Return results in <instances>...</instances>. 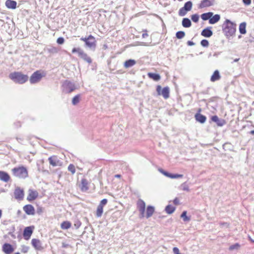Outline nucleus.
<instances>
[{
  "label": "nucleus",
  "mask_w": 254,
  "mask_h": 254,
  "mask_svg": "<svg viewBox=\"0 0 254 254\" xmlns=\"http://www.w3.org/2000/svg\"><path fill=\"white\" fill-rule=\"evenodd\" d=\"M64 40L63 37H59L57 40V42L59 44H63L64 43Z\"/></svg>",
  "instance_id": "de8ad7c7"
},
{
  "label": "nucleus",
  "mask_w": 254,
  "mask_h": 254,
  "mask_svg": "<svg viewBox=\"0 0 254 254\" xmlns=\"http://www.w3.org/2000/svg\"><path fill=\"white\" fill-rule=\"evenodd\" d=\"M220 78V76L219 74V72L218 70H215L212 75L211 77V81L212 82L217 81Z\"/></svg>",
  "instance_id": "c85d7f7f"
},
{
  "label": "nucleus",
  "mask_w": 254,
  "mask_h": 254,
  "mask_svg": "<svg viewBox=\"0 0 254 254\" xmlns=\"http://www.w3.org/2000/svg\"><path fill=\"white\" fill-rule=\"evenodd\" d=\"M88 39V37H82L80 38V40L84 41L85 43H86L87 40Z\"/></svg>",
  "instance_id": "6e6d98bb"
},
{
  "label": "nucleus",
  "mask_w": 254,
  "mask_h": 254,
  "mask_svg": "<svg viewBox=\"0 0 254 254\" xmlns=\"http://www.w3.org/2000/svg\"><path fill=\"white\" fill-rule=\"evenodd\" d=\"M88 182L85 179H82L81 181V184L80 185V188L82 191H85L89 189L88 187Z\"/></svg>",
  "instance_id": "412c9836"
},
{
  "label": "nucleus",
  "mask_w": 254,
  "mask_h": 254,
  "mask_svg": "<svg viewBox=\"0 0 254 254\" xmlns=\"http://www.w3.org/2000/svg\"><path fill=\"white\" fill-rule=\"evenodd\" d=\"M173 253L175 254H181L179 252V250L177 247H174L173 249Z\"/></svg>",
  "instance_id": "09e8293b"
},
{
  "label": "nucleus",
  "mask_w": 254,
  "mask_h": 254,
  "mask_svg": "<svg viewBox=\"0 0 254 254\" xmlns=\"http://www.w3.org/2000/svg\"><path fill=\"white\" fill-rule=\"evenodd\" d=\"M213 15V13L211 12H209L207 13H204L201 14V17L203 20H209L210 17Z\"/></svg>",
  "instance_id": "2f4dec72"
},
{
  "label": "nucleus",
  "mask_w": 254,
  "mask_h": 254,
  "mask_svg": "<svg viewBox=\"0 0 254 254\" xmlns=\"http://www.w3.org/2000/svg\"><path fill=\"white\" fill-rule=\"evenodd\" d=\"M48 160L50 164L53 167L61 166L63 164L56 156L50 157Z\"/></svg>",
  "instance_id": "9d476101"
},
{
  "label": "nucleus",
  "mask_w": 254,
  "mask_h": 254,
  "mask_svg": "<svg viewBox=\"0 0 254 254\" xmlns=\"http://www.w3.org/2000/svg\"><path fill=\"white\" fill-rule=\"evenodd\" d=\"M1 215H2V211L0 209V218H1Z\"/></svg>",
  "instance_id": "680f3d73"
},
{
  "label": "nucleus",
  "mask_w": 254,
  "mask_h": 254,
  "mask_svg": "<svg viewBox=\"0 0 254 254\" xmlns=\"http://www.w3.org/2000/svg\"><path fill=\"white\" fill-rule=\"evenodd\" d=\"M136 62L134 60L129 59V60H127L124 63V65L125 68H127L133 66L134 65H135L136 64Z\"/></svg>",
  "instance_id": "b1692460"
},
{
  "label": "nucleus",
  "mask_w": 254,
  "mask_h": 254,
  "mask_svg": "<svg viewBox=\"0 0 254 254\" xmlns=\"http://www.w3.org/2000/svg\"><path fill=\"white\" fill-rule=\"evenodd\" d=\"M62 87L63 91L65 93H71L76 89L75 84L67 80L63 82Z\"/></svg>",
  "instance_id": "20e7f679"
},
{
  "label": "nucleus",
  "mask_w": 254,
  "mask_h": 254,
  "mask_svg": "<svg viewBox=\"0 0 254 254\" xmlns=\"http://www.w3.org/2000/svg\"><path fill=\"white\" fill-rule=\"evenodd\" d=\"M75 226H77V227H79V225H78V224H75Z\"/></svg>",
  "instance_id": "338daca9"
},
{
  "label": "nucleus",
  "mask_w": 254,
  "mask_h": 254,
  "mask_svg": "<svg viewBox=\"0 0 254 254\" xmlns=\"http://www.w3.org/2000/svg\"><path fill=\"white\" fill-rule=\"evenodd\" d=\"M43 75L40 71L34 72L30 77V82L31 84H35L39 82L42 79Z\"/></svg>",
  "instance_id": "6e6552de"
},
{
  "label": "nucleus",
  "mask_w": 254,
  "mask_h": 254,
  "mask_svg": "<svg viewBox=\"0 0 254 254\" xmlns=\"http://www.w3.org/2000/svg\"><path fill=\"white\" fill-rule=\"evenodd\" d=\"M215 0H202L198 5L199 8H203L213 6L215 4Z\"/></svg>",
  "instance_id": "9b49d317"
},
{
  "label": "nucleus",
  "mask_w": 254,
  "mask_h": 254,
  "mask_svg": "<svg viewBox=\"0 0 254 254\" xmlns=\"http://www.w3.org/2000/svg\"><path fill=\"white\" fill-rule=\"evenodd\" d=\"M239 247H240L239 244L238 243H236V244H235L234 245H232L231 246H230L229 249L230 251H233L234 250L238 249Z\"/></svg>",
  "instance_id": "79ce46f5"
},
{
  "label": "nucleus",
  "mask_w": 254,
  "mask_h": 254,
  "mask_svg": "<svg viewBox=\"0 0 254 254\" xmlns=\"http://www.w3.org/2000/svg\"><path fill=\"white\" fill-rule=\"evenodd\" d=\"M103 207L101 205H98L97 208V211H96V216L97 217H100L103 214Z\"/></svg>",
  "instance_id": "72a5a7b5"
},
{
  "label": "nucleus",
  "mask_w": 254,
  "mask_h": 254,
  "mask_svg": "<svg viewBox=\"0 0 254 254\" xmlns=\"http://www.w3.org/2000/svg\"><path fill=\"white\" fill-rule=\"evenodd\" d=\"M195 117L196 120L201 124L205 123L206 121V118L205 116L201 114H196L195 116Z\"/></svg>",
  "instance_id": "bb28decb"
},
{
  "label": "nucleus",
  "mask_w": 254,
  "mask_h": 254,
  "mask_svg": "<svg viewBox=\"0 0 254 254\" xmlns=\"http://www.w3.org/2000/svg\"><path fill=\"white\" fill-rule=\"evenodd\" d=\"M191 20L194 22H197L199 20L198 15L195 14L191 15Z\"/></svg>",
  "instance_id": "c03bdc74"
},
{
  "label": "nucleus",
  "mask_w": 254,
  "mask_h": 254,
  "mask_svg": "<svg viewBox=\"0 0 254 254\" xmlns=\"http://www.w3.org/2000/svg\"><path fill=\"white\" fill-rule=\"evenodd\" d=\"M33 233V229L31 227H26L23 231V236L26 240L29 239Z\"/></svg>",
  "instance_id": "f3484780"
},
{
  "label": "nucleus",
  "mask_w": 254,
  "mask_h": 254,
  "mask_svg": "<svg viewBox=\"0 0 254 254\" xmlns=\"http://www.w3.org/2000/svg\"><path fill=\"white\" fill-rule=\"evenodd\" d=\"M71 226V223L69 222L64 221L61 224V227L62 229L66 230L69 229Z\"/></svg>",
  "instance_id": "473e14b6"
},
{
  "label": "nucleus",
  "mask_w": 254,
  "mask_h": 254,
  "mask_svg": "<svg viewBox=\"0 0 254 254\" xmlns=\"http://www.w3.org/2000/svg\"><path fill=\"white\" fill-rule=\"evenodd\" d=\"M244 3L247 5H249L251 3V0H243Z\"/></svg>",
  "instance_id": "8fccbe9b"
},
{
  "label": "nucleus",
  "mask_w": 254,
  "mask_h": 254,
  "mask_svg": "<svg viewBox=\"0 0 254 254\" xmlns=\"http://www.w3.org/2000/svg\"><path fill=\"white\" fill-rule=\"evenodd\" d=\"M211 120L216 123L218 126L222 127L225 124V121L223 119H219L217 116H213L211 117Z\"/></svg>",
  "instance_id": "4be33fe9"
},
{
  "label": "nucleus",
  "mask_w": 254,
  "mask_h": 254,
  "mask_svg": "<svg viewBox=\"0 0 254 254\" xmlns=\"http://www.w3.org/2000/svg\"><path fill=\"white\" fill-rule=\"evenodd\" d=\"M173 202H174V204L177 205V204H179V199L177 198H176L174 200Z\"/></svg>",
  "instance_id": "4d7b16f0"
},
{
  "label": "nucleus",
  "mask_w": 254,
  "mask_h": 254,
  "mask_svg": "<svg viewBox=\"0 0 254 254\" xmlns=\"http://www.w3.org/2000/svg\"><path fill=\"white\" fill-rule=\"evenodd\" d=\"M51 51L53 52H57V50L56 48H54L51 50Z\"/></svg>",
  "instance_id": "13d9d810"
},
{
  "label": "nucleus",
  "mask_w": 254,
  "mask_h": 254,
  "mask_svg": "<svg viewBox=\"0 0 254 254\" xmlns=\"http://www.w3.org/2000/svg\"><path fill=\"white\" fill-rule=\"evenodd\" d=\"M158 170L160 173H161L162 174H163L166 177H167L171 178V179L181 178L183 177V175L182 174H171L169 172H167L163 170L162 169H159Z\"/></svg>",
  "instance_id": "f8f14e48"
},
{
  "label": "nucleus",
  "mask_w": 254,
  "mask_h": 254,
  "mask_svg": "<svg viewBox=\"0 0 254 254\" xmlns=\"http://www.w3.org/2000/svg\"><path fill=\"white\" fill-rule=\"evenodd\" d=\"M17 2L14 0H7L5 1V5L8 8L15 9L16 7Z\"/></svg>",
  "instance_id": "5701e85b"
},
{
  "label": "nucleus",
  "mask_w": 254,
  "mask_h": 254,
  "mask_svg": "<svg viewBox=\"0 0 254 254\" xmlns=\"http://www.w3.org/2000/svg\"><path fill=\"white\" fill-rule=\"evenodd\" d=\"M15 254H20V253L17 252V253H16Z\"/></svg>",
  "instance_id": "774afa93"
},
{
  "label": "nucleus",
  "mask_w": 254,
  "mask_h": 254,
  "mask_svg": "<svg viewBox=\"0 0 254 254\" xmlns=\"http://www.w3.org/2000/svg\"><path fill=\"white\" fill-rule=\"evenodd\" d=\"M75 226H77V227H79V225H78V224H75Z\"/></svg>",
  "instance_id": "0e129e2a"
},
{
  "label": "nucleus",
  "mask_w": 254,
  "mask_h": 254,
  "mask_svg": "<svg viewBox=\"0 0 254 254\" xmlns=\"http://www.w3.org/2000/svg\"><path fill=\"white\" fill-rule=\"evenodd\" d=\"M187 12V11L186 9H185L183 7H182L179 10V14L180 16H183L186 14Z\"/></svg>",
  "instance_id": "a19ab883"
},
{
  "label": "nucleus",
  "mask_w": 254,
  "mask_h": 254,
  "mask_svg": "<svg viewBox=\"0 0 254 254\" xmlns=\"http://www.w3.org/2000/svg\"><path fill=\"white\" fill-rule=\"evenodd\" d=\"M116 177L119 178V177H120V175H116Z\"/></svg>",
  "instance_id": "e2e57ef3"
},
{
  "label": "nucleus",
  "mask_w": 254,
  "mask_h": 254,
  "mask_svg": "<svg viewBox=\"0 0 254 254\" xmlns=\"http://www.w3.org/2000/svg\"><path fill=\"white\" fill-rule=\"evenodd\" d=\"M175 207L171 205H168L165 208V211L168 214H172L174 212Z\"/></svg>",
  "instance_id": "f704fd0d"
},
{
  "label": "nucleus",
  "mask_w": 254,
  "mask_h": 254,
  "mask_svg": "<svg viewBox=\"0 0 254 254\" xmlns=\"http://www.w3.org/2000/svg\"><path fill=\"white\" fill-rule=\"evenodd\" d=\"M14 198L19 201H21L23 199L24 196V192L23 189L19 187L15 188L14 191Z\"/></svg>",
  "instance_id": "1a4fd4ad"
},
{
  "label": "nucleus",
  "mask_w": 254,
  "mask_h": 254,
  "mask_svg": "<svg viewBox=\"0 0 254 254\" xmlns=\"http://www.w3.org/2000/svg\"><path fill=\"white\" fill-rule=\"evenodd\" d=\"M9 77L15 83L23 84L28 79L27 75L24 74L21 72L14 71L9 74Z\"/></svg>",
  "instance_id": "f03ea898"
},
{
  "label": "nucleus",
  "mask_w": 254,
  "mask_h": 254,
  "mask_svg": "<svg viewBox=\"0 0 254 254\" xmlns=\"http://www.w3.org/2000/svg\"><path fill=\"white\" fill-rule=\"evenodd\" d=\"M192 3L190 1H187L185 3L183 8L186 9L187 11L191 10L192 8Z\"/></svg>",
  "instance_id": "c9c22d12"
},
{
  "label": "nucleus",
  "mask_w": 254,
  "mask_h": 254,
  "mask_svg": "<svg viewBox=\"0 0 254 254\" xmlns=\"http://www.w3.org/2000/svg\"><path fill=\"white\" fill-rule=\"evenodd\" d=\"M107 202H108L107 199L106 198H104L100 201V203H99V205H101L103 207L104 205H105L107 203Z\"/></svg>",
  "instance_id": "49530a36"
},
{
  "label": "nucleus",
  "mask_w": 254,
  "mask_h": 254,
  "mask_svg": "<svg viewBox=\"0 0 254 254\" xmlns=\"http://www.w3.org/2000/svg\"><path fill=\"white\" fill-rule=\"evenodd\" d=\"M200 44H201V45L204 47H207L209 45V42H208V40H207L206 39H203V40H201Z\"/></svg>",
  "instance_id": "37998d69"
},
{
  "label": "nucleus",
  "mask_w": 254,
  "mask_h": 254,
  "mask_svg": "<svg viewBox=\"0 0 254 254\" xmlns=\"http://www.w3.org/2000/svg\"><path fill=\"white\" fill-rule=\"evenodd\" d=\"M79 101H80V95L79 94L76 95L73 98V99L72 100V104L73 105H76L79 102Z\"/></svg>",
  "instance_id": "e433bc0d"
},
{
  "label": "nucleus",
  "mask_w": 254,
  "mask_h": 254,
  "mask_svg": "<svg viewBox=\"0 0 254 254\" xmlns=\"http://www.w3.org/2000/svg\"><path fill=\"white\" fill-rule=\"evenodd\" d=\"M154 212V208L152 206H148L146 209V213L145 216L148 218L150 217Z\"/></svg>",
  "instance_id": "393cba45"
},
{
  "label": "nucleus",
  "mask_w": 254,
  "mask_h": 254,
  "mask_svg": "<svg viewBox=\"0 0 254 254\" xmlns=\"http://www.w3.org/2000/svg\"><path fill=\"white\" fill-rule=\"evenodd\" d=\"M191 22L188 18H184L182 20V25L185 28H189L191 26Z\"/></svg>",
  "instance_id": "c756f323"
},
{
  "label": "nucleus",
  "mask_w": 254,
  "mask_h": 254,
  "mask_svg": "<svg viewBox=\"0 0 254 254\" xmlns=\"http://www.w3.org/2000/svg\"><path fill=\"white\" fill-rule=\"evenodd\" d=\"M181 217L183 218L184 221H189L190 220V218L187 216V211H184L182 213Z\"/></svg>",
  "instance_id": "58836bf2"
},
{
  "label": "nucleus",
  "mask_w": 254,
  "mask_h": 254,
  "mask_svg": "<svg viewBox=\"0 0 254 254\" xmlns=\"http://www.w3.org/2000/svg\"><path fill=\"white\" fill-rule=\"evenodd\" d=\"M181 187L183 190H186L188 191H189V187L187 185L186 183H183V184H182Z\"/></svg>",
  "instance_id": "a18cd8bd"
},
{
  "label": "nucleus",
  "mask_w": 254,
  "mask_h": 254,
  "mask_svg": "<svg viewBox=\"0 0 254 254\" xmlns=\"http://www.w3.org/2000/svg\"><path fill=\"white\" fill-rule=\"evenodd\" d=\"M13 175L19 178L24 179L28 177V171L23 166L15 167L12 169Z\"/></svg>",
  "instance_id": "7ed1b4c3"
},
{
  "label": "nucleus",
  "mask_w": 254,
  "mask_h": 254,
  "mask_svg": "<svg viewBox=\"0 0 254 254\" xmlns=\"http://www.w3.org/2000/svg\"><path fill=\"white\" fill-rule=\"evenodd\" d=\"M236 23L226 19L222 25L223 32L226 37L233 36L236 32Z\"/></svg>",
  "instance_id": "f257e3e1"
},
{
  "label": "nucleus",
  "mask_w": 254,
  "mask_h": 254,
  "mask_svg": "<svg viewBox=\"0 0 254 254\" xmlns=\"http://www.w3.org/2000/svg\"><path fill=\"white\" fill-rule=\"evenodd\" d=\"M23 209L26 214L29 215L35 214V209L31 204H27L23 206Z\"/></svg>",
  "instance_id": "2eb2a0df"
},
{
  "label": "nucleus",
  "mask_w": 254,
  "mask_h": 254,
  "mask_svg": "<svg viewBox=\"0 0 254 254\" xmlns=\"http://www.w3.org/2000/svg\"><path fill=\"white\" fill-rule=\"evenodd\" d=\"M2 250L6 254H10L14 251L12 246L9 244H4L2 246Z\"/></svg>",
  "instance_id": "a211bd4d"
},
{
  "label": "nucleus",
  "mask_w": 254,
  "mask_h": 254,
  "mask_svg": "<svg viewBox=\"0 0 254 254\" xmlns=\"http://www.w3.org/2000/svg\"><path fill=\"white\" fill-rule=\"evenodd\" d=\"M37 212L38 214H40L43 212L42 207H38L37 208Z\"/></svg>",
  "instance_id": "3c124183"
},
{
  "label": "nucleus",
  "mask_w": 254,
  "mask_h": 254,
  "mask_svg": "<svg viewBox=\"0 0 254 254\" xmlns=\"http://www.w3.org/2000/svg\"><path fill=\"white\" fill-rule=\"evenodd\" d=\"M137 206L140 213L139 217H144L146 206L145 202L141 199H138L137 202Z\"/></svg>",
  "instance_id": "0eeeda50"
},
{
  "label": "nucleus",
  "mask_w": 254,
  "mask_h": 254,
  "mask_svg": "<svg viewBox=\"0 0 254 254\" xmlns=\"http://www.w3.org/2000/svg\"><path fill=\"white\" fill-rule=\"evenodd\" d=\"M85 45L87 47L94 49L96 47V40L95 38L91 35H89Z\"/></svg>",
  "instance_id": "4468645a"
},
{
  "label": "nucleus",
  "mask_w": 254,
  "mask_h": 254,
  "mask_svg": "<svg viewBox=\"0 0 254 254\" xmlns=\"http://www.w3.org/2000/svg\"><path fill=\"white\" fill-rule=\"evenodd\" d=\"M72 53H77L78 56L87 63L90 64L92 63L91 59L87 55V54L79 48H74L72 50Z\"/></svg>",
  "instance_id": "39448f33"
},
{
  "label": "nucleus",
  "mask_w": 254,
  "mask_h": 254,
  "mask_svg": "<svg viewBox=\"0 0 254 254\" xmlns=\"http://www.w3.org/2000/svg\"><path fill=\"white\" fill-rule=\"evenodd\" d=\"M147 35H147V34H146V33H143V34H142V37H143V38H144V37H145L146 36H147Z\"/></svg>",
  "instance_id": "bf43d9fd"
},
{
  "label": "nucleus",
  "mask_w": 254,
  "mask_h": 254,
  "mask_svg": "<svg viewBox=\"0 0 254 254\" xmlns=\"http://www.w3.org/2000/svg\"><path fill=\"white\" fill-rule=\"evenodd\" d=\"M38 194L39 193L37 190L29 189L28 190V195L27 197V200L29 201L35 200L37 198Z\"/></svg>",
  "instance_id": "ddd939ff"
},
{
  "label": "nucleus",
  "mask_w": 254,
  "mask_h": 254,
  "mask_svg": "<svg viewBox=\"0 0 254 254\" xmlns=\"http://www.w3.org/2000/svg\"><path fill=\"white\" fill-rule=\"evenodd\" d=\"M75 226H77V227H79V225H78V224H75Z\"/></svg>",
  "instance_id": "69168bd1"
},
{
  "label": "nucleus",
  "mask_w": 254,
  "mask_h": 254,
  "mask_svg": "<svg viewBox=\"0 0 254 254\" xmlns=\"http://www.w3.org/2000/svg\"><path fill=\"white\" fill-rule=\"evenodd\" d=\"M211 27H207L204 29L201 33V35L205 37H210L213 35V32L211 30Z\"/></svg>",
  "instance_id": "aec40b11"
},
{
  "label": "nucleus",
  "mask_w": 254,
  "mask_h": 254,
  "mask_svg": "<svg viewBox=\"0 0 254 254\" xmlns=\"http://www.w3.org/2000/svg\"><path fill=\"white\" fill-rule=\"evenodd\" d=\"M185 36V33L184 31H180L176 33V37L179 39H181L184 38Z\"/></svg>",
  "instance_id": "4c0bfd02"
},
{
  "label": "nucleus",
  "mask_w": 254,
  "mask_h": 254,
  "mask_svg": "<svg viewBox=\"0 0 254 254\" xmlns=\"http://www.w3.org/2000/svg\"><path fill=\"white\" fill-rule=\"evenodd\" d=\"M148 76L155 81H158L160 79L161 77L159 74L149 72L147 74Z\"/></svg>",
  "instance_id": "cd10ccee"
},
{
  "label": "nucleus",
  "mask_w": 254,
  "mask_h": 254,
  "mask_svg": "<svg viewBox=\"0 0 254 254\" xmlns=\"http://www.w3.org/2000/svg\"><path fill=\"white\" fill-rule=\"evenodd\" d=\"M250 134L254 135V130H252L250 131Z\"/></svg>",
  "instance_id": "052dcab7"
},
{
  "label": "nucleus",
  "mask_w": 254,
  "mask_h": 254,
  "mask_svg": "<svg viewBox=\"0 0 254 254\" xmlns=\"http://www.w3.org/2000/svg\"><path fill=\"white\" fill-rule=\"evenodd\" d=\"M31 244L33 247L37 250H40L42 248L41 242L38 239H33L31 241Z\"/></svg>",
  "instance_id": "6ab92c4d"
},
{
  "label": "nucleus",
  "mask_w": 254,
  "mask_h": 254,
  "mask_svg": "<svg viewBox=\"0 0 254 254\" xmlns=\"http://www.w3.org/2000/svg\"><path fill=\"white\" fill-rule=\"evenodd\" d=\"M68 170L73 175L75 173V168L73 164H69L68 166Z\"/></svg>",
  "instance_id": "ea45409f"
},
{
  "label": "nucleus",
  "mask_w": 254,
  "mask_h": 254,
  "mask_svg": "<svg viewBox=\"0 0 254 254\" xmlns=\"http://www.w3.org/2000/svg\"><path fill=\"white\" fill-rule=\"evenodd\" d=\"M246 23L245 22L241 23L239 25V31L242 34H245L246 33Z\"/></svg>",
  "instance_id": "7c9ffc66"
},
{
  "label": "nucleus",
  "mask_w": 254,
  "mask_h": 254,
  "mask_svg": "<svg viewBox=\"0 0 254 254\" xmlns=\"http://www.w3.org/2000/svg\"><path fill=\"white\" fill-rule=\"evenodd\" d=\"M220 19V16L219 14H215L212 15L209 20V23L210 24H214L217 22Z\"/></svg>",
  "instance_id": "a878e982"
},
{
  "label": "nucleus",
  "mask_w": 254,
  "mask_h": 254,
  "mask_svg": "<svg viewBox=\"0 0 254 254\" xmlns=\"http://www.w3.org/2000/svg\"><path fill=\"white\" fill-rule=\"evenodd\" d=\"M187 44H188V45L190 46H193L195 45L194 43H193V42H192L191 41H188L187 42Z\"/></svg>",
  "instance_id": "864d4df0"
},
{
  "label": "nucleus",
  "mask_w": 254,
  "mask_h": 254,
  "mask_svg": "<svg viewBox=\"0 0 254 254\" xmlns=\"http://www.w3.org/2000/svg\"><path fill=\"white\" fill-rule=\"evenodd\" d=\"M10 179V177L9 175L6 172H4L3 171H0V180L5 182L7 183L8 182Z\"/></svg>",
  "instance_id": "dca6fc26"
},
{
  "label": "nucleus",
  "mask_w": 254,
  "mask_h": 254,
  "mask_svg": "<svg viewBox=\"0 0 254 254\" xmlns=\"http://www.w3.org/2000/svg\"><path fill=\"white\" fill-rule=\"evenodd\" d=\"M68 246H69L68 244H67L65 243H64V242L62 243V247L63 248H67Z\"/></svg>",
  "instance_id": "5fc2aeb1"
},
{
  "label": "nucleus",
  "mask_w": 254,
  "mask_h": 254,
  "mask_svg": "<svg viewBox=\"0 0 254 254\" xmlns=\"http://www.w3.org/2000/svg\"><path fill=\"white\" fill-rule=\"evenodd\" d=\"M156 91L158 95H162L166 99L169 97L170 89L167 86L162 89L160 85H157L156 87Z\"/></svg>",
  "instance_id": "423d86ee"
},
{
  "label": "nucleus",
  "mask_w": 254,
  "mask_h": 254,
  "mask_svg": "<svg viewBox=\"0 0 254 254\" xmlns=\"http://www.w3.org/2000/svg\"><path fill=\"white\" fill-rule=\"evenodd\" d=\"M220 225L222 227H228L229 226V224L227 223H220Z\"/></svg>",
  "instance_id": "603ef678"
}]
</instances>
